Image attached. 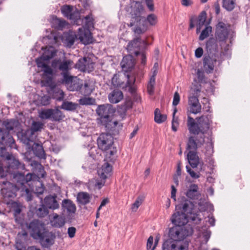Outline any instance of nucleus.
Returning a JSON list of instances; mask_svg holds the SVG:
<instances>
[{
    "mask_svg": "<svg viewBox=\"0 0 250 250\" xmlns=\"http://www.w3.org/2000/svg\"><path fill=\"white\" fill-rule=\"evenodd\" d=\"M211 123V116H201L196 118V121L192 117L188 116L187 126L190 133L200 135V138L190 136L187 143V150L196 151L198 147L203 145L205 142V135L207 133Z\"/></svg>",
    "mask_w": 250,
    "mask_h": 250,
    "instance_id": "obj_1",
    "label": "nucleus"
},
{
    "mask_svg": "<svg viewBox=\"0 0 250 250\" xmlns=\"http://www.w3.org/2000/svg\"><path fill=\"white\" fill-rule=\"evenodd\" d=\"M73 62L69 59L61 58L55 59L52 61V66L55 69L61 72L62 77L61 80L62 83L69 85L68 89L70 91H79L82 88V83L79 81H73L74 77L70 75V70L72 69Z\"/></svg>",
    "mask_w": 250,
    "mask_h": 250,
    "instance_id": "obj_2",
    "label": "nucleus"
},
{
    "mask_svg": "<svg viewBox=\"0 0 250 250\" xmlns=\"http://www.w3.org/2000/svg\"><path fill=\"white\" fill-rule=\"evenodd\" d=\"M96 112L99 116L101 125L105 127L106 130L111 131L117 125L118 122L113 120V115L115 109L109 104L98 105Z\"/></svg>",
    "mask_w": 250,
    "mask_h": 250,
    "instance_id": "obj_3",
    "label": "nucleus"
},
{
    "mask_svg": "<svg viewBox=\"0 0 250 250\" xmlns=\"http://www.w3.org/2000/svg\"><path fill=\"white\" fill-rule=\"evenodd\" d=\"M97 145L99 149L102 151L109 150L110 155H113L116 152L113 147V137L109 133H102L97 139Z\"/></svg>",
    "mask_w": 250,
    "mask_h": 250,
    "instance_id": "obj_4",
    "label": "nucleus"
},
{
    "mask_svg": "<svg viewBox=\"0 0 250 250\" xmlns=\"http://www.w3.org/2000/svg\"><path fill=\"white\" fill-rule=\"evenodd\" d=\"M127 81L125 83L123 82L117 74L113 75L112 80L111 83L112 85L116 87H122L123 89H125L131 94H133L136 92V86L134 85L135 82V78H130L128 75H127Z\"/></svg>",
    "mask_w": 250,
    "mask_h": 250,
    "instance_id": "obj_5",
    "label": "nucleus"
},
{
    "mask_svg": "<svg viewBox=\"0 0 250 250\" xmlns=\"http://www.w3.org/2000/svg\"><path fill=\"white\" fill-rule=\"evenodd\" d=\"M36 62L40 71L42 72V78L46 80V83L50 85L55 75L53 70V68L48 65L46 62L42 61L41 59H36ZM54 69L58 70L54 68Z\"/></svg>",
    "mask_w": 250,
    "mask_h": 250,
    "instance_id": "obj_6",
    "label": "nucleus"
},
{
    "mask_svg": "<svg viewBox=\"0 0 250 250\" xmlns=\"http://www.w3.org/2000/svg\"><path fill=\"white\" fill-rule=\"evenodd\" d=\"M10 177H12V181L15 186L19 190L22 189L26 187L25 186L29 182H31L33 180L34 175L31 173H28L25 176L21 173H10Z\"/></svg>",
    "mask_w": 250,
    "mask_h": 250,
    "instance_id": "obj_7",
    "label": "nucleus"
},
{
    "mask_svg": "<svg viewBox=\"0 0 250 250\" xmlns=\"http://www.w3.org/2000/svg\"><path fill=\"white\" fill-rule=\"evenodd\" d=\"M28 229L31 231V235L34 239L42 238L44 232L46 230L44 224L38 220H33L28 226Z\"/></svg>",
    "mask_w": 250,
    "mask_h": 250,
    "instance_id": "obj_8",
    "label": "nucleus"
},
{
    "mask_svg": "<svg viewBox=\"0 0 250 250\" xmlns=\"http://www.w3.org/2000/svg\"><path fill=\"white\" fill-rule=\"evenodd\" d=\"M229 33L228 25L222 21L219 22L216 25L215 37L221 47L226 44Z\"/></svg>",
    "mask_w": 250,
    "mask_h": 250,
    "instance_id": "obj_9",
    "label": "nucleus"
},
{
    "mask_svg": "<svg viewBox=\"0 0 250 250\" xmlns=\"http://www.w3.org/2000/svg\"><path fill=\"white\" fill-rule=\"evenodd\" d=\"M188 241L165 240L162 245V250H188Z\"/></svg>",
    "mask_w": 250,
    "mask_h": 250,
    "instance_id": "obj_10",
    "label": "nucleus"
},
{
    "mask_svg": "<svg viewBox=\"0 0 250 250\" xmlns=\"http://www.w3.org/2000/svg\"><path fill=\"white\" fill-rule=\"evenodd\" d=\"M187 235V232L184 227L174 225V226L169 229L168 231L169 239L168 240L186 241L185 239Z\"/></svg>",
    "mask_w": 250,
    "mask_h": 250,
    "instance_id": "obj_11",
    "label": "nucleus"
},
{
    "mask_svg": "<svg viewBox=\"0 0 250 250\" xmlns=\"http://www.w3.org/2000/svg\"><path fill=\"white\" fill-rule=\"evenodd\" d=\"M3 124L5 129L0 128V140L1 143L6 145L14 143V139L9 133V131L14 129L12 123L4 122Z\"/></svg>",
    "mask_w": 250,
    "mask_h": 250,
    "instance_id": "obj_12",
    "label": "nucleus"
},
{
    "mask_svg": "<svg viewBox=\"0 0 250 250\" xmlns=\"http://www.w3.org/2000/svg\"><path fill=\"white\" fill-rule=\"evenodd\" d=\"M3 184L6 187H3L1 189V193L4 199V201L7 204H10V202L7 201V199L13 198L16 196V192L20 190L12 183L9 182H3Z\"/></svg>",
    "mask_w": 250,
    "mask_h": 250,
    "instance_id": "obj_13",
    "label": "nucleus"
},
{
    "mask_svg": "<svg viewBox=\"0 0 250 250\" xmlns=\"http://www.w3.org/2000/svg\"><path fill=\"white\" fill-rule=\"evenodd\" d=\"M61 12L67 19L76 22L80 18L79 10L75 7L64 5L61 7Z\"/></svg>",
    "mask_w": 250,
    "mask_h": 250,
    "instance_id": "obj_14",
    "label": "nucleus"
},
{
    "mask_svg": "<svg viewBox=\"0 0 250 250\" xmlns=\"http://www.w3.org/2000/svg\"><path fill=\"white\" fill-rule=\"evenodd\" d=\"M112 167L108 163H105L98 170L97 173L101 180L100 181H98L96 183V185L98 187L99 189L104 185L105 179L110 175Z\"/></svg>",
    "mask_w": 250,
    "mask_h": 250,
    "instance_id": "obj_15",
    "label": "nucleus"
},
{
    "mask_svg": "<svg viewBox=\"0 0 250 250\" xmlns=\"http://www.w3.org/2000/svg\"><path fill=\"white\" fill-rule=\"evenodd\" d=\"M144 11L143 6L142 4L139 2H136L131 12V21L130 25L133 26L135 22L137 23L141 22L143 20V17L142 16V13Z\"/></svg>",
    "mask_w": 250,
    "mask_h": 250,
    "instance_id": "obj_16",
    "label": "nucleus"
},
{
    "mask_svg": "<svg viewBox=\"0 0 250 250\" xmlns=\"http://www.w3.org/2000/svg\"><path fill=\"white\" fill-rule=\"evenodd\" d=\"M214 38H210L206 42V49L208 55L219 58L220 56V48Z\"/></svg>",
    "mask_w": 250,
    "mask_h": 250,
    "instance_id": "obj_17",
    "label": "nucleus"
},
{
    "mask_svg": "<svg viewBox=\"0 0 250 250\" xmlns=\"http://www.w3.org/2000/svg\"><path fill=\"white\" fill-rule=\"evenodd\" d=\"M193 204L190 201L186 200L182 205L183 213L188 215L189 219L193 221H200L198 214L193 211Z\"/></svg>",
    "mask_w": 250,
    "mask_h": 250,
    "instance_id": "obj_18",
    "label": "nucleus"
},
{
    "mask_svg": "<svg viewBox=\"0 0 250 250\" xmlns=\"http://www.w3.org/2000/svg\"><path fill=\"white\" fill-rule=\"evenodd\" d=\"M142 45H146V42L142 41L140 38L137 37L128 43L126 49L129 53L137 56L139 54V50Z\"/></svg>",
    "mask_w": 250,
    "mask_h": 250,
    "instance_id": "obj_19",
    "label": "nucleus"
},
{
    "mask_svg": "<svg viewBox=\"0 0 250 250\" xmlns=\"http://www.w3.org/2000/svg\"><path fill=\"white\" fill-rule=\"evenodd\" d=\"M189 217L185 213L179 211L174 213L171 217V221L174 225L184 227L188 221Z\"/></svg>",
    "mask_w": 250,
    "mask_h": 250,
    "instance_id": "obj_20",
    "label": "nucleus"
},
{
    "mask_svg": "<svg viewBox=\"0 0 250 250\" xmlns=\"http://www.w3.org/2000/svg\"><path fill=\"white\" fill-rule=\"evenodd\" d=\"M188 105V111L191 113L197 114L201 111V105L199 103L198 98L196 96H189Z\"/></svg>",
    "mask_w": 250,
    "mask_h": 250,
    "instance_id": "obj_21",
    "label": "nucleus"
},
{
    "mask_svg": "<svg viewBox=\"0 0 250 250\" xmlns=\"http://www.w3.org/2000/svg\"><path fill=\"white\" fill-rule=\"evenodd\" d=\"M77 38L84 44L92 42V38L89 29H86L83 27L80 28L77 35Z\"/></svg>",
    "mask_w": 250,
    "mask_h": 250,
    "instance_id": "obj_22",
    "label": "nucleus"
},
{
    "mask_svg": "<svg viewBox=\"0 0 250 250\" xmlns=\"http://www.w3.org/2000/svg\"><path fill=\"white\" fill-rule=\"evenodd\" d=\"M93 65L94 64L91 59L85 57L80 59L76 64L77 67L81 71L88 72L93 70Z\"/></svg>",
    "mask_w": 250,
    "mask_h": 250,
    "instance_id": "obj_23",
    "label": "nucleus"
},
{
    "mask_svg": "<svg viewBox=\"0 0 250 250\" xmlns=\"http://www.w3.org/2000/svg\"><path fill=\"white\" fill-rule=\"evenodd\" d=\"M6 159L8 165L7 168V172L8 173H11V169L14 170L19 168L24 169V165L21 163L18 160L16 159L12 155L8 154L6 156Z\"/></svg>",
    "mask_w": 250,
    "mask_h": 250,
    "instance_id": "obj_24",
    "label": "nucleus"
},
{
    "mask_svg": "<svg viewBox=\"0 0 250 250\" xmlns=\"http://www.w3.org/2000/svg\"><path fill=\"white\" fill-rule=\"evenodd\" d=\"M219 58L208 55L205 57L203 60V67L205 71L207 73L212 72L214 70V64Z\"/></svg>",
    "mask_w": 250,
    "mask_h": 250,
    "instance_id": "obj_25",
    "label": "nucleus"
},
{
    "mask_svg": "<svg viewBox=\"0 0 250 250\" xmlns=\"http://www.w3.org/2000/svg\"><path fill=\"white\" fill-rule=\"evenodd\" d=\"M186 196L192 200H197L201 197V193L197 185L191 184L186 192Z\"/></svg>",
    "mask_w": 250,
    "mask_h": 250,
    "instance_id": "obj_26",
    "label": "nucleus"
},
{
    "mask_svg": "<svg viewBox=\"0 0 250 250\" xmlns=\"http://www.w3.org/2000/svg\"><path fill=\"white\" fill-rule=\"evenodd\" d=\"M123 70L125 72L130 71L134 66V60L131 55H127L123 57L121 62Z\"/></svg>",
    "mask_w": 250,
    "mask_h": 250,
    "instance_id": "obj_27",
    "label": "nucleus"
},
{
    "mask_svg": "<svg viewBox=\"0 0 250 250\" xmlns=\"http://www.w3.org/2000/svg\"><path fill=\"white\" fill-rule=\"evenodd\" d=\"M124 98L123 93L119 89H114L108 95V99L111 104H117Z\"/></svg>",
    "mask_w": 250,
    "mask_h": 250,
    "instance_id": "obj_28",
    "label": "nucleus"
},
{
    "mask_svg": "<svg viewBox=\"0 0 250 250\" xmlns=\"http://www.w3.org/2000/svg\"><path fill=\"white\" fill-rule=\"evenodd\" d=\"M44 206L48 209L55 210L59 208V204L56 200V196L49 195L44 199Z\"/></svg>",
    "mask_w": 250,
    "mask_h": 250,
    "instance_id": "obj_29",
    "label": "nucleus"
},
{
    "mask_svg": "<svg viewBox=\"0 0 250 250\" xmlns=\"http://www.w3.org/2000/svg\"><path fill=\"white\" fill-rule=\"evenodd\" d=\"M57 53L55 48L51 46H47L45 48V50L42 55L40 58L37 59H41L42 61L46 62L54 57Z\"/></svg>",
    "mask_w": 250,
    "mask_h": 250,
    "instance_id": "obj_30",
    "label": "nucleus"
},
{
    "mask_svg": "<svg viewBox=\"0 0 250 250\" xmlns=\"http://www.w3.org/2000/svg\"><path fill=\"white\" fill-rule=\"evenodd\" d=\"M187 159L192 168L197 167L198 164H200L199 158L196 151H189L187 154Z\"/></svg>",
    "mask_w": 250,
    "mask_h": 250,
    "instance_id": "obj_31",
    "label": "nucleus"
},
{
    "mask_svg": "<svg viewBox=\"0 0 250 250\" xmlns=\"http://www.w3.org/2000/svg\"><path fill=\"white\" fill-rule=\"evenodd\" d=\"M76 38H77V35L75 33L69 31L63 34L62 40L66 46L70 47L73 45Z\"/></svg>",
    "mask_w": 250,
    "mask_h": 250,
    "instance_id": "obj_32",
    "label": "nucleus"
},
{
    "mask_svg": "<svg viewBox=\"0 0 250 250\" xmlns=\"http://www.w3.org/2000/svg\"><path fill=\"white\" fill-rule=\"evenodd\" d=\"M11 207L14 211V215L16 221L19 224H22L23 220L18 216L20 215L21 211V204L16 202H12Z\"/></svg>",
    "mask_w": 250,
    "mask_h": 250,
    "instance_id": "obj_33",
    "label": "nucleus"
},
{
    "mask_svg": "<svg viewBox=\"0 0 250 250\" xmlns=\"http://www.w3.org/2000/svg\"><path fill=\"white\" fill-rule=\"evenodd\" d=\"M50 222L53 227L60 228L64 225L65 221L64 217L54 213Z\"/></svg>",
    "mask_w": 250,
    "mask_h": 250,
    "instance_id": "obj_34",
    "label": "nucleus"
},
{
    "mask_svg": "<svg viewBox=\"0 0 250 250\" xmlns=\"http://www.w3.org/2000/svg\"><path fill=\"white\" fill-rule=\"evenodd\" d=\"M91 195L85 192H81L78 193L77 201L82 205L88 204L91 199Z\"/></svg>",
    "mask_w": 250,
    "mask_h": 250,
    "instance_id": "obj_35",
    "label": "nucleus"
},
{
    "mask_svg": "<svg viewBox=\"0 0 250 250\" xmlns=\"http://www.w3.org/2000/svg\"><path fill=\"white\" fill-rule=\"evenodd\" d=\"M62 207L67 210L69 214L75 213L76 210L75 205L69 199H64L62 201Z\"/></svg>",
    "mask_w": 250,
    "mask_h": 250,
    "instance_id": "obj_36",
    "label": "nucleus"
},
{
    "mask_svg": "<svg viewBox=\"0 0 250 250\" xmlns=\"http://www.w3.org/2000/svg\"><path fill=\"white\" fill-rule=\"evenodd\" d=\"M32 150L34 154L40 159H45V152L42 145L34 143L32 146Z\"/></svg>",
    "mask_w": 250,
    "mask_h": 250,
    "instance_id": "obj_37",
    "label": "nucleus"
},
{
    "mask_svg": "<svg viewBox=\"0 0 250 250\" xmlns=\"http://www.w3.org/2000/svg\"><path fill=\"white\" fill-rule=\"evenodd\" d=\"M52 26L57 29H62L66 24V21L57 18L56 17L52 18Z\"/></svg>",
    "mask_w": 250,
    "mask_h": 250,
    "instance_id": "obj_38",
    "label": "nucleus"
},
{
    "mask_svg": "<svg viewBox=\"0 0 250 250\" xmlns=\"http://www.w3.org/2000/svg\"><path fill=\"white\" fill-rule=\"evenodd\" d=\"M35 214L39 217H44L48 214V209L43 205H40L35 208Z\"/></svg>",
    "mask_w": 250,
    "mask_h": 250,
    "instance_id": "obj_39",
    "label": "nucleus"
},
{
    "mask_svg": "<svg viewBox=\"0 0 250 250\" xmlns=\"http://www.w3.org/2000/svg\"><path fill=\"white\" fill-rule=\"evenodd\" d=\"M32 183L31 184H33V183L34 185L35 186V188L33 187L32 188V190H33L34 192L38 195V196L42 194L44 190L43 184L39 181H34L32 180Z\"/></svg>",
    "mask_w": 250,
    "mask_h": 250,
    "instance_id": "obj_40",
    "label": "nucleus"
},
{
    "mask_svg": "<svg viewBox=\"0 0 250 250\" xmlns=\"http://www.w3.org/2000/svg\"><path fill=\"white\" fill-rule=\"evenodd\" d=\"M206 13L205 11H203L199 15L197 20V25L196 28V33L200 32L202 26L204 24L206 20Z\"/></svg>",
    "mask_w": 250,
    "mask_h": 250,
    "instance_id": "obj_41",
    "label": "nucleus"
},
{
    "mask_svg": "<svg viewBox=\"0 0 250 250\" xmlns=\"http://www.w3.org/2000/svg\"><path fill=\"white\" fill-rule=\"evenodd\" d=\"M43 126V124L42 122L34 121L32 124L30 129L26 132V134L30 133L33 135L35 132L41 131Z\"/></svg>",
    "mask_w": 250,
    "mask_h": 250,
    "instance_id": "obj_42",
    "label": "nucleus"
},
{
    "mask_svg": "<svg viewBox=\"0 0 250 250\" xmlns=\"http://www.w3.org/2000/svg\"><path fill=\"white\" fill-rule=\"evenodd\" d=\"M43 237L42 238H38L41 241L42 244L44 247H48L53 244V240L50 238L49 233L45 230L44 232Z\"/></svg>",
    "mask_w": 250,
    "mask_h": 250,
    "instance_id": "obj_43",
    "label": "nucleus"
},
{
    "mask_svg": "<svg viewBox=\"0 0 250 250\" xmlns=\"http://www.w3.org/2000/svg\"><path fill=\"white\" fill-rule=\"evenodd\" d=\"M52 114L51 120L54 121H59L62 119L64 116L62 112L58 109H51Z\"/></svg>",
    "mask_w": 250,
    "mask_h": 250,
    "instance_id": "obj_44",
    "label": "nucleus"
},
{
    "mask_svg": "<svg viewBox=\"0 0 250 250\" xmlns=\"http://www.w3.org/2000/svg\"><path fill=\"white\" fill-rule=\"evenodd\" d=\"M166 119V115L162 114L160 110L158 108H156L154 112V120L155 122L160 124L164 122Z\"/></svg>",
    "mask_w": 250,
    "mask_h": 250,
    "instance_id": "obj_45",
    "label": "nucleus"
},
{
    "mask_svg": "<svg viewBox=\"0 0 250 250\" xmlns=\"http://www.w3.org/2000/svg\"><path fill=\"white\" fill-rule=\"evenodd\" d=\"M78 107V104L71 102H64L62 105V108L68 111L75 110Z\"/></svg>",
    "mask_w": 250,
    "mask_h": 250,
    "instance_id": "obj_46",
    "label": "nucleus"
},
{
    "mask_svg": "<svg viewBox=\"0 0 250 250\" xmlns=\"http://www.w3.org/2000/svg\"><path fill=\"white\" fill-rule=\"evenodd\" d=\"M235 0H223V7L227 11H232L235 7Z\"/></svg>",
    "mask_w": 250,
    "mask_h": 250,
    "instance_id": "obj_47",
    "label": "nucleus"
},
{
    "mask_svg": "<svg viewBox=\"0 0 250 250\" xmlns=\"http://www.w3.org/2000/svg\"><path fill=\"white\" fill-rule=\"evenodd\" d=\"M93 18L91 14H89L84 17V27L86 29H89L90 30L94 27Z\"/></svg>",
    "mask_w": 250,
    "mask_h": 250,
    "instance_id": "obj_48",
    "label": "nucleus"
},
{
    "mask_svg": "<svg viewBox=\"0 0 250 250\" xmlns=\"http://www.w3.org/2000/svg\"><path fill=\"white\" fill-rule=\"evenodd\" d=\"M212 31V27L210 26H207L201 32L199 37L200 41H203L207 38Z\"/></svg>",
    "mask_w": 250,
    "mask_h": 250,
    "instance_id": "obj_49",
    "label": "nucleus"
},
{
    "mask_svg": "<svg viewBox=\"0 0 250 250\" xmlns=\"http://www.w3.org/2000/svg\"><path fill=\"white\" fill-rule=\"evenodd\" d=\"M95 102V99L90 97H83L79 100V104L82 105H92Z\"/></svg>",
    "mask_w": 250,
    "mask_h": 250,
    "instance_id": "obj_50",
    "label": "nucleus"
},
{
    "mask_svg": "<svg viewBox=\"0 0 250 250\" xmlns=\"http://www.w3.org/2000/svg\"><path fill=\"white\" fill-rule=\"evenodd\" d=\"M51 109L42 110L39 112V117L42 119H50L52 114Z\"/></svg>",
    "mask_w": 250,
    "mask_h": 250,
    "instance_id": "obj_51",
    "label": "nucleus"
},
{
    "mask_svg": "<svg viewBox=\"0 0 250 250\" xmlns=\"http://www.w3.org/2000/svg\"><path fill=\"white\" fill-rule=\"evenodd\" d=\"M155 84V80L153 78H150L147 85V91L150 95H152L154 93Z\"/></svg>",
    "mask_w": 250,
    "mask_h": 250,
    "instance_id": "obj_52",
    "label": "nucleus"
},
{
    "mask_svg": "<svg viewBox=\"0 0 250 250\" xmlns=\"http://www.w3.org/2000/svg\"><path fill=\"white\" fill-rule=\"evenodd\" d=\"M146 21L150 25H155L157 22V17L153 14H151L147 16Z\"/></svg>",
    "mask_w": 250,
    "mask_h": 250,
    "instance_id": "obj_53",
    "label": "nucleus"
},
{
    "mask_svg": "<svg viewBox=\"0 0 250 250\" xmlns=\"http://www.w3.org/2000/svg\"><path fill=\"white\" fill-rule=\"evenodd\" d=\"M81 89V93L84 95H90L92 91V89L89 87V84L87 83H84L83 86H82Z\"/></svg>",
    "mask_w": 250,
    "mask_h": 250,
    "instance_id": "obj_54",
    "label": "nucleus"
},
{
    "mask_svg": "<svg viewBox=\"0 0 250 250\" xmlns=\"http://www.w3.org/2000/svg\"><path fill=\"white\" fill-rule=\"evenodd\" d=\"M132 105V102L130 99L126 100L124 104L121 105V108L123 112H125L128 109L131 108Z\"/></svg>",
    "mask_w": 250,
    "mask_h": 250,
    "instance_id": "obj_55",
    "label": "nucleus"
},
{
    "mask_svg": "<svg viewBox=\"0 0 250 250\" xmlns=\"http://www.w3.org/2000/svg\"><path fill=\"white\" fill-rule=\"evenodd\" d=\"M143 199L141 197H138L135 202L132 204L131 209L132 211H136L139 206L142 204Z\"/></svg>",
    "mask_w": 250,
    "mask_h": 250,
    "instance_id": "obj_56",
    "label": "nucleus"
},
{
    "mask_svg": "<svg viewBox=\"0 0 250 250\" xmlns=\"http://www.w3.org/2000/svg\"><path fill=\"white\" fill-rule=\"evenodd\" d=\"M187 171L189 173L190 176L194 179H197L200 177V173L199 172H196L191 169V168L188 166H186Z\"/></svg>",
    "mask_w": 250,
    "mask_h": 250,
    "instance_id": "obj_57",
    "label": "nucleus"
},
{
    "mask_svg": "<svg viewBox=\"0 0 250 250\" xmlns=\"http://www.w3.org/2000/svg\"><path fill=\"white\" fill-rule=\"evenodd\" d=\"M21 192H22V195L25 193V195L26 197V200L27 201H30L32 199V192L30 191V190L27 188L26 187L22 188V189L20 190Z\"/></svg>",
    "mask_w": 250,
    "mask_h": 250,
    "instance_id": "obj_58",
    "label": "nucleus"
},
{
    "mask_svg": "<svg viewBox=\"0 0 250 250\" xmlns=\"http://www.w3.org/2000/svg\"><path fill=\"white\" fill-rule=\"evenodd\" d=\"M192 94L190 96H196L198 98L199 93L201 92V86L200 84L195 85V88H192Z\"/></svg>",
    "mask_w": 250,
    "mask_h": 250,
    "instance_id": "obj_59",
    "label": "nucleus"
},
{
    "mask_svg": "<svg viewBox=\"0 0 250 250\" xmlns=\"http://www.w3.org/2000/svg\"><path fill=\"white\" fill-rule=\"evenodd\" d=\"M146 30H147V27L144 25H143L142 28H141L139 26H136L133 29L134 32L135 34H138V35L143 34V33H145Z\"/></svg>",
    "mask_w": 250,
    "mask_h": 250,
    "instance_id": "obj_60",
    "label": "nucleus"
},
{
    "mask_svg": "<svg viewBox=\"0 0 250 250\" xmlns=\"http://www.w3.org/2000/svg\"><path fill=\"white\" fill-rule=\"evenodd\" d=\"M196 75L199 82H203L204 81L205 75L204 72L203 71L198 69L196 71Z\"/></svg>",
    "mask_w": 250,
    "mask_h": 250,
    "instance_id": "obj_61",
    "label": "nucleus"
},
{
    "mask_svg": "<svg viewBox=\"0 0 250 250\" xmlns=\"http://www.w3.org/2000/svg\"><path fill=\"white\" fill-rule=\"evenodd\" d=\"M180 97L178 92H175L174 94L172 105L174 106L177 105L180 102Z\"/></svg>",
    "mask_w": 250,
    "mask_h": 250,
    "instance_id": "obj_62",
    "label": "nucleus"
},
{
    "mask_svg": "<svg viewBox=\"0 0 250 250\" xmlns=\"http://www.w3.org/2000/svg\"><path fill=\"white\" fill-rule=\"evenodd\" d=\"M76 229L75 228L73 227H69L68 229V234L70 238H73L74 237Z\"/></svg>",
    "mask_w": 250,
    "mask_h": 250,
    "instance_id": "obj_63",
    "label": "nucleus"
},
{
    "mask_svg": "<svg viewBox=\"0 0 250 250\" xmlns=\"http://www.w3.org/2000/svg\"><path fill=\"white\" fill-rule=\"evenodd\" d=\"M203 54V49L201 47H198L195 51V56L197 58H201Z\"/></svg>",
    "mask_w": 250,
    "mask_h": 250,
    "instance_id": "obj_64",
    "label": "nucleus"
}]
</instances>
